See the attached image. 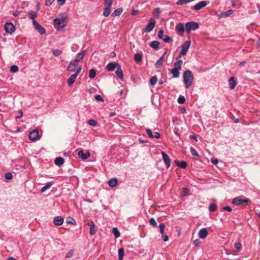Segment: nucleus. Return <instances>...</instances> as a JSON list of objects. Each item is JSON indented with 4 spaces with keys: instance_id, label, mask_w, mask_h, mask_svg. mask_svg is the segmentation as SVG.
Masks as SVG:
<instances>
[{
    "instance_id": "4be33fe9",
    "label": "nucleus",
    "mask_w": 260,
    "mask_h": 260,
    "mask_svg": "<svg viewBox=\"0 0 260 260\" xmlns=\"http://www.w3.org/2000/svg\"><path fill=\"white\" fill-rule=\"evenodd\" d=\"M78 155L79 157L82 158L83 160H85L90 156V153L87 152L86 153H84L81 150L78 152Z\"/></svg>"
},
{
    "instance_id": "423d86ee",
    "label": "nucleus",
    "mask_w": 260,
    "mask_h": 260,
    "mask_svg": "<svg viewBox=\"0 0 260 260\" xmlns=\"http://www.w3.org/2000/svg\"><path fill=\"white\" fill-rule=\"evenodd\" d=\"M32 24L35 29L40 34V35H42L46 33L45 29L35 20L32 21Z\"/></svg>"
},
{
    "instance_id": "680f3d73",
    "label": "nucleus",
    "mask_w": 260,
    "mask_h": 260,
    "mask_svg": "<svg viewBox=\"0 0 260 260\" xmlns=\"http://www.w3.org/2000/svg\"><path fill=\"white\" fill-rule=\"evenodd\" d=\"M67 70H68V71H70V72H74V71H75V72H76V69L75 68H74V67L72 66L71 65H69V66L67 68Z\"/></svg>"
},
{
    "instance_id": "e2e57ef3",
    "label": "nucleus",
    "mask_w": 260,
    "mask_h": 260,
    "mask_svg": "<svg viewBox=\"0 0 260 260\" xmlns=\"http://www.w3.org/2000/svg\"><path fill=\"white\" fill-rule=\"evenodd\" d=\"M222 209L223 210H226L229 212H231L232 211V209L230 206H225L223 207L222 208Z\"/></svg>"
},
{
    "instance_id": "e433bc0d",
    "label": "nucleus",
    "mask_w": 260,
    "mask_h": 260,
    "mask_svg": "<svg viewBox=\"0 0 260 260\" xmlns=\"http://www.w3.org/2000/svg\"><path fill=\"white\" fill-rule=\"evenodd\" d=\"M112 233L116 238H117L120 236V232L118 229L116 228H113L112 229Z\"/></svg>"
},
{
    "instance_id": "72a5a7b5",
    "label": "nucleus",
    "mask_w": 260,
    "mask_h": 260,
    "mask_svg": "<svg viewBox=\"0 0 260 260\" xmlns=\"http://www.w3.org/2000/svg\"><path fill=\"white\" fill-rule=\"evenodd\" d=\"M134 59L137 62H140L142 59V55L140 53H137L135 55Z\"/></svg>"
},
{
    "instance_id": "412c9836",
    "label": "nucleus",
    "mask_w": 260,
    "mask_h": 260,
    "mask_svg": "<svg viewBox=\"0 0 260 260\" xmlns=\"http://www.w3.org/2000/svg\"><path fill=\"white\" fill-rule=\"evenodd\" d=\"M117 62H109L106 65V68L108 71H113L117 68Z\"/></svg>"
},
{
    "instance_id": "20e7f679",
    "label": "nucleus",
    "mask_w": 260,
    "mask_h": 260,
    "mask_svg": "<svg viewBox=\"0 0 260 260\" xmlns=\"http://www.w3.org/2000/svg\"><path fill=\"white\" fill-rule=\"evenodd\" d=\"M81 71V68H78L76 72L68 79V84L69 86H71L75 82L77 76L80 73Z\"/></svg>"
},
{
    "instance_id": "bf43d9fd",
    "label": "nucleus",
    "mask_w": 260,
    "mask_h": 260,
    "mask_svg": "<svg viewBox=\"0 0 260 260\" xmlns=\"http://www.w3.org/2000/svg\"><path fill=\"white\" fill-rule=\"evenodd\" d=\"M189 192V189H188L187 188H184L182 196H187Z\"/></svg>"
},
{
    "instance_id": "13d9d810",
    "label": "nucleus",
    "mask_w": 260,
    "mask_h": 260,
    "mask_svg": "<svg viewBox=\"0 0 260 260\" xmlns=\"http://www.w3.org/2000/svg\"><path fill=\"white\" fill-rule=\"evenodd\" d=\"M105 1V5L106 6L111 7L113 0H104Z\"/></svg>"
},
{
    "instance_id": "c85d7f7f",
    "label": "nucleus",
    "mask_w": 260,
    "mask_h": 260,
    "mask_svg": "<svg viewBox=\"0 0 260 260\" xmlns=\"http://www.w3.org/2000/svg\"><path fill=\"white\" fill-rule=\"evenodd\" d=\"M179 71L178 69L173 68L171 70V73L172 74L173 77L174 78H178L179 76Z\"/></svg>"
},
{
    "instance_id": "7c9ffc66",
    "label": "nucleus",
    "mask_w": 260,
    "mask_h": 260,
    "mask_svg": "<svg viewBox=\"0 0 260 260\" xmlns=\"http://www.w3.org/2000/svg\"><path fill=\"white\" fill-rule=\"evenodd\" d=\"M28 17L29 19H32V21L35 20V19L37 17V13L36 11H29L28 12Z\"/></svg>"
},
{
    "instance_id": "7ed1b4c3",
    "label": "nucleus",
    "mask_w": 260,
    "mask_h": 260,
    "mask_svg": "<svg viewBox=\"0 0 260 260\" xmlns=\"http://www.w3.org/2000/svg\"><path fill=\"white\" fill-rule=\"evenodd\" d=\"M185 31L187 34H190L191 30H194L199 28V24L194 21H190L185 23Z\"/></svg>"
},
{
    "instance_id": "09e8293b",
    "label": "nucleus",
    "mask_w": 260,
    "mask_h": 260,
    "mask_svg": "<svg viewBox=\"0 0 260 260\" xmlns=\"http://www.w3.org/2000/svg\"><path fill=\"white\" fill-rule=\"evenodd\" d=\"M88 123L91 126H96L97 125V121L94 119H90L88 121Z\"/></svg>"
},
{
    "instance_id": "6ab92c4d",
    "label": "nucleus",
    "mask_w": 260,
    "mask_h": 260,
    "mask_svg": "<svg viewBox=\"0 0 260 260\" xmlns=\"http://www.w3.org/2000/svg\"><path fill=\"white\" fill-rule=\"evenodd\" d=\"M175 162L178 167L182 169H185L187 166V162L184 160L179 161L178 159H176L175 160Z\"/></svg>"
},
{
    "instance_id": "79ce46f5",
    "label": "nucleus",
    "mask_w": 260,
    "mask_h": 260,
    "mask_svg": "<svg viewBox=\"0 0 260 260\" xmlns=\"http://www.w3.org/2000/svg\"><path fill=\"white\" fill-rule=\"evenodd\" d=\"M217 209V205L215 204H211L209 206V210L210 212H214Z\"/></svg>"
},
{
    "instance_id": "a19ab883",
    "label": "nucleus",
    "mask_w": 260,
    "mask_h": 260,
    "mask_svg": "<svg viewBox=\"0 0 260 260\" xmlns=\"http://www.w3.org/2000/svg\"><path fill=\"white\" fill-rule=\"evenodd\" d=\"M160 13V9L158 8H155L154 10L153 15L155 17L158 18L159 17Z\"/></svg>"
},
{
    "instance_id": "0e129e2a",
    "label": "nucleus",
    "mask_w": 260,
    "mask_h": 260,
    "mask_svg": "<svg viewBox=\"0 0 260 260\" xmlns=\"http://www.w3.org/2000/svg\"><path fill=\"white\" fill-rule=\"evenodd\" d=\"M54 0H45V5L50 6L51 5Z\"/></svg>"
},
{
    "instance_id": "393cba45",
    "label": "nucleus",
    "mask_w": 260,
    "mask_h": 260,
    "mask_svg": "<svg viewBox=\"0 0 260 260\" xmlns=\"http://www.w3.org/2000/svg\"><path fill=\"white\" fill-rule=\"evenodd\" d=\"M236 81L235 80V78L234 77H232L230 78L229 80V85L230 88L232 89H233L236 85Z\"/></svg>"
},
{
    "instance_id": "a878e982",
    "label": "nucleus",
    "mask_w": 260,
    "mask_h": 260,
    "mask_svg": "<svg viewBox=\"0 0 260 260\" xmlns=\"http://www.w3.org/2000/svg\"><path fill=\"white\" fill-rule=\"evenodd\" d=\"M123 11V9L122 8H119L116 9L112 14L111 16L116 17L119 16Z\"/></svg>"
},
{
    "instance_id": "4468645a",
    "label": "nucleus",
    "mask_w": 260,
    "mask_h": 260,
    "mask_svg": "<svg viewBox=\"0 0 260 260\" xmlns=\"http://www.w3.org/2000/svg\"><path fill=\"white\" fill-rule=\"evenodd\" d=\"M87 51L86 50H84L82 51L81 52L78 53L76 55V57L75 60V61H77L79 62L84 57V55L87 53Z\"/></svg>"
},
{
    "instance_id": "052dcab7",
    "label": "nucleus",
    "mask_w": 260,
    "mask_h": 260,
    "mask_svg": "<svg viewBox=\"0 0 260 260\" xmlns=\"http://www.w3.org/2000/svg\"><path fill=\"white\" fill-rule=\"evenodd\" d=\"M161 236H162V240L164 241V242H167L169 240V237L168 236L165 234V232L163 233V234H161Z\"/></svg>"
},
{
    "instance_id": "a211bd4d",
    "label": "nucleus",
    "mask_w": 260,
    "mask_h": 260,
    "mask_svg": "<svg viewBox=\"0 0 260 260\" xmlns=\"http://www.w3.org/2000/svg\"><path fill=\"white\" fill-rule=\"evenodd\" d=\"M87 224L90 226V231L89 233L90 235H93L95 234L96 232V230L95 227L94 223L93 221H91L90 222H88Z\"/></svg>"
},
{
    "instance_id": "6e6d98bb",
    "label": "nucleus",
    "mask_w": 260,
    "mask_h": 260,
    "mask_svg": "<svg viewBox=\"0 0 260 260\" xmlns=\"http://www.w3.org/2000/svg\"><path fill=\"white\" fill-rule=\"evenodd\" d=\"M95 99L97 101L104 102V99L102 96L100 94H97L95 96Z\"/></svg>"
},
{
    "instance_id": "5701e85b",
    "label": "nucleus",
    "mask_w": 260,
    "mask_h": 260,
    "mask_svg": "<svg viewBox=\"0 0 260 260\" xmlns=\"http://www.w3.org/2000/svg\"><path fill=\"white\" fill-rule=\"evenodd\" d=\"M166 53V52L164 53V54L158 59V60L156 61L155 66L156 69H159L162 65V62L164 60V57L165 54Z\"/></svg>"
},
{
    "instance_id": "c03bdc74",
    "label": "nucleus",
    "mask_w": 260,
    "mask_h": 260,
    "mask_svg": "<svg viewBox=\"0 0 260 260\" xmlns=\"http://www.w3.org/2000/svg\"><path fill=\"white\" fill-rule=\"evenodd\" d=\"M178 102L179 104H183L185 103V99L184 98V96H182V95H180L179 96V98H178Z\"/></svg>"
},
{
    "instance_id": "3c124183",
    "label": "nucleus",
    "mask_w": 260,
    "mask_h": 260,
    "mask_svg": "<svg viewBox=\"0 0 260 260\" xmlns=\"http://www.w3.org/2000/svg\"><path fill=\"white\" fill-rule=\"evenodd\" d=\"M159 230L161 234H163V233L165 232V225L164 223H160L159 225Z\"/></svg>"
},
{
    "instance_id": "b1692460",
    "label": "nucleus",
    "mask_w": 260,
    "mask_h": 260,
    "mask_svg": "<svg viewBox=\"0 0 260 260\" xmlns=\"http://www.w3.org/2000/svg\"><path fill=\"white\" fill-rule=\"evenodd\" d=\"M64 159L61 157H57L55 158L54 163L56 166H60L64 163Z\"/></svg>"
},
{
    "instance_id": "69168bd1",
    "label": "nucleus",
    "mask_w": 260,
    "mask_h": 260,
    "mask_svg": "<svg viewBox=\"0 0 260 260\" xmlns=\"http://www.w3.org/2000/svg\"><path fill=\"white\" fill-rule=\"evenodd\" d=\"M234 247L235 248L237 249H239L241 248V244L239 242L236 243L235 244Z\"/></svg>"
},
{
    "instance_id": "9b49d317",
    "label": "nucleus",
    "mask_w": 260,
    "mask_h": 260,
    "mask_svg": "<svg viewBox=\"0 0 260 260\" xmlns=\"http://www.w3.org/2000/svg\"><path fill=\"white\" fill-rule=\"evenodd\" d=\"M155 25V21L153 19H150L149 20L148 25L146 26L145 31L146 32H150L151 31Z\"/></svg>"
},
{
    "instance_id": "39448f33",
    "label": "nucleus",
    "mask_w": 260,
    "mask_h": 260,
    "mask_svg": "<svg viewBox=\"0 0 260 260\" xmlns=\"http://www.w3.org/2000/svg\"><path fill=\"white\" fill-rule=\"evenodd\" d=\"M16 28L14 25L11 22H6L5 24V30L9 34H13L15 31Z\"/></svg>"
},
{
    "instance_id": "4c0bfd02",
    "label": "nucleus",
    "mask_w": 260,
    "mask_h": 260,
    "mask_svg": "<svg viewBox=\"0 0 260 260\" xmlns=\"http://www.w3.org/2000/svg\"><path fill=\"white\" fill-rule=\"evenodd\" d=\"M69 65L74 67V68L76 69V70L78 69V68H81L80 66H79V62L77 61H75V60H71L69 63Z\"/></svg>"
},
{
    "instance_id": "f8f14e48",
    "label": "nucleus",
    "mask_w": 260,
    "mask_h": 260,
    "mask_svg": "<svg viewBox=\"0 0 260 260\" xmlns=\"http://www.w3.org/2000/svg\"><path fill=\"white\" fill-rule=\"evenodd\" d=\"M29 139L31 141H36L39 139V131L38 129H34L30 132L28 135Z\"/></svg>"
},
{
    "instance_id": "a18cd8bd",
    "label": "nucleus",
    "mask_w": 260,
    "mask_h": 260,
    "mask_svg": "<svg viewBox=\"0 0 260 260\" xmlns=\"http://www.w3.org/2000/svg\"><path fill=\"white\" fill-rule=\"evenodd\" d=\"M190 152L193 156L199 157V155L197 151L192 147L190 148Z\"/></svg>"
},
{
    "instance_id": "5fc2aeb1",
    "label": "nucleus",
    "mask_w": 260,
    "mask_h": 260,
    "mask_svg": "<svg viewBox=\"0 0 260 260\" xmlns=\"http://www.w3.org/2000/svg\"><path fill=\"white\" fill-rule=\"evenodd\" d=\"M118 257H123L124 255V249L121 248L118 250Z\"/></svg>"
},
{
    "instance_id": "49530a36",
    "label": "nucleus",
    "mask_w": 260,
    "mask_h": 260,
    "mask_svg": "<svg viewBox=\"0 0 260 260\" xmlns=\"http://www.w3.org/2000/svg\"><path fill=\"white\" fill-rule=\"evenodd\" d=\"M12 177H13L12 174L10 172L6 173L5 174V178L6 180H9L11 179L12 178Z\"/></svg>"
},
{
    "instance_id": "2eb2a0df",
    "label": "nucleus",
    "mask_w": 260,
    "mask_h": 260,
    "mask_svg": "<svg viewBox=\"0 0 260 260\" xmlns=\"http://www.w3.org/2000/svg\"><path fill=\"white\" fill-rule=\"evenodd\" d=\"M116 75L121 80H123V71L121 69V66L119 63H117L116 71L115 72Z\"/></svg>"
},
{
    "instance_id": "bb28decb",
    "label": "nucleus",
    "mask_w": 260,
    "mask_h": 260,
    "mask_svg": "<svg viewBox=\"0 0 260 260\" xmlns=\"http://www.w3.org/2000/svg\"><path fill=\"white\" fill-rule=\"evenodd\" d=\"M159 42L158 41H153L150 43L149 46L153 49L157 50L159 47Z\"/></svg>"
},
{
    "instance_id": "2f4dec72",
    "label": "nucleus",
    "mask_w": 260,
    "mask_h": 260,
    "mask_svg": "<svg viewBox=\"0 0 260 260\" xmlns=\"http://www.w3.org/2000/svg\"><path fill=\"white\" fill-rule=\"evenodd\" d=\"M111 7L109 6H106L104 8V12H103V15L105 17H108L111 12Z\"/></svg>"
},
{
    "instance_id": "0eeeda50",
    "label": "nucleus",
    "mask_w": 260,
    "mask_h": 260,
    "mask_svg": "<svg viewBox=\"0 0 260 260\" xmlns=\"http://www.w3.org/2000/svg\"><path fill=\"white\" fill-rule=\"evenodd\" d=\"M190 45V41H186L182 45L180 55H185L186 54Z\"/></svg>"
},
{
    "instance_id": "f257e3e1",
    "label": "nucleus",
    "mask_w": 260,
    "mask_h": 260,
    "mask_svg": "<svg viewBox=\"0 0 260 260\" xmlns=\"http://www.w3.org/2000/svg\"><path fill=\"white\" fill-rule=\"evenodd\" d=\"M183 77V83L185 84V88H189L193 80V76L192 72L190 70H187L184 72Z\"/></svg>"
},
{
    "instance_id": "dca6fc26",
    "label": "nucleus",
    "mask_w": 260,
    "mask_h": 260,
    "mask_svg": "<svg viewBox=\"0 0 260 260\" xmlns=\"http://www.w3.org/2000/svg\"><path fill=\"white\" fill-rule=\"evenodd\" d=\"M176 30L179 32V35L182 36L185 31L184 26L183 23H179L176 26Z\"/></svg>"
},
{
    "instance_id": "603ef678",
    "label": "nucleus",
    "mask_w": 260,
    "mask_h": 260,
    "mask_svg": "<svg viewBox=\"0 0 260 260\" xmlns=\"http://www.w3.org/2000/svg\"><path fill=\"white\" fill-rule=\"evenodd\" d=\"M74 252V251L73 250H70L66 254V258H70V257H72V256L73 255Z\"/></svg>"
},
{
    "instance_id": "aec40b11",
    "label": "nucleus",
    "mask_w": 260,
    "mask_h": 260,
    "mask_svg": "<svg viewBox=\"0 0 260 260\" xmlns=\"http://www.w3.org/2000/svg\"><path fill=\"white\" fill-rule=\"evenodd\" d=\"M208 234L207 230L206 228H203L200 230L199 236L201 239H205L207 237Z\"/></svg>"
},
{
    "instance_id": "ddd939ff",
    "label": "nucleus",
    "mask_w": 260,
    "mask_h": 260,
    "mask_svg": "<svg viewBox=\"0 0 260 260\" xmlns=\"http://www.w3.org/2000/svg\"><path fill=\"white\" fill-rule=\"evenodd\" d=\"M207 4L208 3L205 1H201L193 6V9L196 11H199L201 9L206 7Z\"/></svg>"
},
{
    "instance_id": "c756f323",
    "label": "nucleus",
    "mask_w": 260,
    "mask_h": 260,
    "mask_svg": "<svg viewBox=\"0 0 260 260\" xmlns=\"http://www.w3.org/2000/svg\"><path fill=\"white\" fill-rule=\"evenodd\" d=\"M183 63V61L182 60L179 59L177 60V61L175 62L174 63V68L175 69H178V70H180L181 69V66Z\"/></svg>"
},
{
    "instance_id": "8fccbe9b",
    "label": "nucleus",
    "mask_w": 260,
    "mask_h": 260,
    "mask_svg": "<svg viewBox=\"0 0 260 260\" xmlns=\"http://www.w3.org/2000/svg\"><path fill=\"white\" fill-rule=\"evenodd\" d=\"M234 11L233 10H229L228 11L223 12L224 17H228L233 13Z\"/></svg>"
},
{
    "instance_id": "ea45409f",
    "label": "nucleus",
    "mask_w": 260,
    "mask_h": 260,
    "mask_svg": "<svg viewBox=\"0 0 260 260\" xmlns=\"http://www.w3.org/2000/svg\"><path fill=\"white\" fill-rule=\"evenodd\" d=\"M66 222L68 224H71L74 225L76 224L75 220L71 217H68L67 218Z\"/></svg>"
},
{
    "instance_id": "58836bf2",
    "label": "nucleus",
    "mask_w": 260,
    "mask_h": 260,
    "mask_svg": "<svg viewBox=\"0 0 260 260\" xmlns=\"http://www.w3.org/2000/svg\"><path fill=\"white\" fill-rule=\"evenodd\" d=\"M194 0H178L176 2V4L177 5H182L185 3H188L192 1H194Z\"/></svg>"
},
{
    "instance_id": "338daca9",
    "label": "nucleus",
    "mask_w": 260,
    "mask_h": 260,
    "mask_svg": "<svg viewBox=\"0 0 260 260\" xmlns=\"http://www.w3.org/2000/svg\"><path fill=\"white\" fill-rule=\"evenodd\" d=\"M211 162L214 164V165H216L218 164V159L217 158H212L211 159Z\"/></svg>"
},
{
    "instance_id": "37998d69",
    "label": "nucleus",
    "mask_w": 260,
    "mask_h": 260,
    "mask_svg": "<svg viewBox=\"0 0 260 260\" xmlns=\"http://www.w3.org/2000/svg\"><path fill=\"white\" fill-rule=\"evenodd\" d=\"M53 54L55 56H58L62 53V50L58 49L52 50Z\"/></svg>"
},
{
    "instance_id": "9d476101",
    "label": "nucleus",
    "mask_w": 260,
    "mask_h": 260,
    "mask_svg": "<svg viewBox=\"0 0 260 260\" xmlns=\"http://www.w3.org/2000/svg\"><path fill=\"white\" fill-rule=\"evenodd\" d=\"M66 19L63 17L60 18H55L54 19V23L55 25H58L61 27H63L66 25L65 21Z\"/></svg>"
},
{
    "instance_id": "f3484780",
    "label": "nucleus",
    "mask_w": 260,
    "mask_h": 260,
    "mask_svg": "<svg viewBox=\"0 0 260 260\" xmlns=\"http://www.w3.org/2000/svg\"><path fill=\"white\" fill-rule=\"evenodd\" d=\"M64 221V219L61 216H56L54 217L53 220V223L56 225H61Z\"/></svg>"
},
{
    "instance_id": "473e14b6",
    "label": "nucleus",
    "mask_w": 260,
    "mask_h": 260,
    "mask_svg": "<svg viewBox=\"0 0 260 260\" xmlns=\"http://www.w3.org/2000/svg\"><path fill=\"white\" fill-rule=\"evenodd\" d=\"M158 81L157 77L156 76H152L150 79V84L151 86L155 85Z\"/></svg>"
},
{
    "instance_id": "4d7b16f0",
    "label": "nucleus",
    "mask_w": 260,
    "mask_h": 260,
    "mask_svg": "<svg viewBox=\"0 0 260 260\" xmlns=\"http://www.w3.org/2000/svg\"><path fill=\"white\" fill-rule=\"evenodd\" d=\"M149 222L150 223L154 226H156L157 225L156 221L154 218H151L149 220Z\"/></svg>"
},
{
    "instance_id": "cd10ccee",
    "label": "nucleus",
    "mask_w": 260,
    "mask_h": 260,
    "mask_svg": "<svg viewBox=\"0 0 260 260\" xmlns=\"http://www.w3.org/2000/svg\"><path fill=\"white\" fill-rule=\"evenodd\" d=\"M117 184V179L116 178H112L109 180L108 185L109 186L113 187H115Z\"/></svg>"
},
{
    "instance_id": "1a4fd4ad",
    "label": "nucleus",
    "mask_w": 260,
    "mask_h": 260,
    "mask_svg": "<svg viewBox=\"0 0 260 260\" xmlns=\"http://www.w3.org/2000/svg\"><path fill=\"white\" fill-rule=\"evenodd\" d=\"M161 154L163 160L166 165L167 168H169L171 163V159L169 156L164 151L161 152Z\"/></svg>"
},
{
    "instance_id": "774afa93",
    "label": "nucleus",
    "mask_w": 260,
    "mask_h": 260,
    "mask_svg": "<svg viewBox=\"0 0 260 260\" xmlns=\"http://www.w3.org/2000/svg\"><path fill=\"white\" fill-rule=\"evenodd\" d=\"M193 243L196 246H199L201 244V241L199 239H196L194 241Z\"/></svg>"
},
{
    "instance_id": "864d4df0",
    "label": "nucleus",
    "mask_w": 260,
    "mask_h": 260,
    "mask_svg": "<svg viewBox=\"0 0 260 260\" xmlns=\"http://www.w3.org/2000/svg\"><path fill=\"white\" fill-rule=\"evenodd\" d=\"M146 131L149 137L150 138H153L154 137L151 130L149 128H147Z\"/></svg>"
},
{
    "instance_id": "f704fd0d",
    "label": "nucleus",
    "mask_w": 260,
    "mask_h": 260,
    "mask_svg": "<svg viewBox=\"0 0 260 260\" xmlns=\"http://www.w3.org/2000/svg\"><path fill=\"white\" fill-rule=\"evenodd\" d=\"M96 75V71L95 69H90L89 72V78L90 79H93L95 77Z\"/></svg>"
},
{
    "instance_id": "c9c22d12",
    "label": "nucleus",
    "mask_w": 260,
    "mask_h": 260,
    "mask_svg": "<svg viewBox=\"0 0 260 260\" xmlns=\"http://www.w3.org/2000/svg\"><path fill=\"white\" fill-rule=\"evenodd\" d=\"M52 185V183L51 182H48L44 186H43L41 189V192H44L47 189L50 188Z\"/></svg>"
},
{
    "instance_id": "de8ad7c7",
    "label": "nucleus",
    "mask_w": 260,
    "mask_h": 260,
    "mask_svg": "<svg viewBox=\"0 0 260 260\" xmlns=\"http://www.w3.org/2000/svg\"><path fill=\"white\" fill-rule=\"evenodd\" d=\"M18 69V67L16 65H12L10 68V71L13 73L17 72Z\"/></svg>"
},
{
    "instance_id": "f03ea898",
    "label": "nucleus",
    "mask_w": 260,
    "mask_h": 260,
    "mask_svg": "<svg viewBox=\"0 0 260 260\" xmlns=\"http://www.w3.org/2000/svg\"><path fill=\"white\" fill-rule=\"evenodd\" d=\"M251 203L250 200L247 198L243 199L242 196H239L234 198L232 202V204L235 205H243L244 203L248 205L251 204Z\"/></svg>"
},
{
    "instance_id": "6e6552de",
    "label": "nucleus",
    "mask_w": 260,
    "mask_h": 260,
    "mask_svg": "<svg viewBox=\"0 0 260 260\" xmlns=\"http://www.w3.org/2000/svg\"><path fill=\"white\" fill-rule=\"evenodd\" d=\"M158 37L162 39L165 43L173 42V40L167 35H164V30L161 29L158 32Z\"/></svg>"
}]
</instances>
